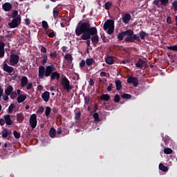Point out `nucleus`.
<instances>
[{"instance_id": "42", "label": "nucleus", "mask_w": 177, "mask_h": 177, "mask_svg": "<svg viewBox=\"0 0 177 177\" xmlns=\"http://www.w3.org/2000/svg\"><path fill=\"white\" fill-rule=\"evenodd\" d=\"M13 135H14V136H15V138L16 139H19V138H20V133H19V132H17L16 131H14Z\"/></svg>"}, {"instance_id": "41", "label": "nucleus", "mask_w": 177, "mask_h": 177, "mask_svg": "<svg viewBox=\"0 0 177 177\" xmlns=\"http://www.w3.org/2000/svg\"><path fill=\"white\" fill-rule=\"evenodd\" d=\"M8 135H9V132H8V130H3L2 131V136H3V138H8Z\"/></svg>"}, {"instance_id": "61", "label": "nucleus", "mask_w": 177, "mask_h": 177, "mask_svg": "<svg viewBox=\"0 0 177 177\" xmlns=\"http://www.w3.org/2000/svg\"><path fill=\"white\" fill-rule=\"evenodd\" d=\"M3 99L6 102V100H9V97H8V95H3Z\"/></svg>"}, {"instance_id": "6", "label": "nucleus", "mask_w": 177, "mask_h": 177, "mask_svg": "<svg viewBox=\"0 0 177 177\" xmlns=\"http://www.w3.org/2000/svg\"><path fill=\"white\" fill-rule=\"evenodd\" d=\"M19 55L16 54H12L10 57V66H16L19 63Z\"/></svg>"}, {"instance_id": "34", "label": "nucleus", "mask_w": 177, "mask_h": 177, "mask_svg": "<svg viewBox=\"0 0 177 177\" xmlns=\"http://www.w3.org/2000/svg\"><path fill=\"white\" fill-rule=\"evenodd\" d=\"M42 57L43 60L41 61V64L45 66V64H46V62H48V56H46V55H44Z\"/></svg>"}, {"instance_id": "50", "label": "nucleus", "mask_w": 177, "mask_h": 177, "mask_svg": "<svg viewBox=\"0 0 177 177\" xmlns=\"http://www.w3.org/2000/svg\"><path fill=\"white\" fill-rule=\"evenodd\" d=\"M44 107L39 108L37 111V114H42V113H44Z\"/></svg>"}, {"instance_id": "47", "label": "nucleus", "mask_w": 177, "mask_h": 177, "mask_svg": "<svg viewBox=\"0 0 177 177\" xmlns=\"http://www.w3.org/2000/svg\"><path fill=\"white\" fill-rule=\"evenodd\" d=\"M32 86H33L32 83H31V82L28 83L26 86L27 91H30V89H32Z\"/></svg>"}, {"instance_id": "11", "label": "nucleus", "mask_w": 177, "mask_h": 177, "mask_svg": "<svg viewBox=\"0 0 177 177\" xmlns=\"http://www.w3.org/2000/svg\"><path fill=\"white\" fill-rule=\"evenodd\" d=\"M127 82L128 84H133V86H138V78L136 77H133L132 76H130L128 79H127Z\"/></svg>"}, {"instance_id": "31", "label": "nucleus", "mask_w": 177, "mask_h": 177, "mask_svg": "<svg viewBox=\"0 0 177 177\" xmlns=\"http://www.w3.org/2000/svg\"><path fill=\"white\" fill-rule=\"evenodd\" d=\"M125 32H122L121 33H119L118 35V39L119 41H122L124 39V37H125Z\"/></svg>"}, {"instance_id": "5", "label": "nucleus", "mask_w": 177, "mask_h": 177, "mask_svg": "<svg viewBox=\"0 0 177 177\" xmlns=\"http://www.w3.org/2000/svg\"><path fill=\"white\" fill-rule=\"evenodd\" d=\"M3 71L8 73V74H11L14 71V68L12 66H9L8 65V60H5L2 64Z\"/></svg>"}, {"instance_id": "49", "label": "nucleus", "mask_w": 177, "mask_h": 177, "mask_svg": "<svg viewBox=\"0 0 177 177\" xmlns=\"http://www.w3.org/2000/svg\"><path fill=\"white\" fill-rule=\"evenodd\" d=\"M93 118L95 121H99V113H95L93 114Z\"/></svg>"}, {"instance_id": "24", "label": "nucleus", "mask_w": 177, "mask_h": 177, "mask_svg": "<svg viewBox=\"0 0 177 177\" xmlns=\"http://www.w3.org/2000/svg\"><path fill=\"white\" fill-rule=\"evenodd\" d=\"M93 63H95V59H93V58H87L86 59V64L88 67H91V66H92V64H93Z\"/></svg>"}, {"instance_id": "27", "label": "nucleus", "mask_w": 177, "mask_h": 177, "mask_svg": "<svg viewBox=\"0 0 177 177\" xmlns=\"http://www.w3.org/2000/svg\"><path fill=\"white\" fill-rule=\"evenodd\" d=\"M159 169H160V171H163V172H167V171H168V167L165 166L164 164L160 163L159 165Z\"/></svg>"}, {"instance_id": "44", "label": "nucleus", "mask_w": 177, "mask_h": 177, "mask_svg": "<svg viewBox=\"0 0 177 177\" xmlns=\"http://www.w3.org/2000/svg\"><path fill=\"white\" fill-rule=\"evenodd\" d=\"M10 95L11 99H16L17 97V92H12Z\"/></svg>"}, {"instance_id": "54", "label": "nucleus", "mask_w": 177, "mask_h": 177, "mask_svg": "<svg viewBox=\"0 0 177 177\" xmlns=\"http://www.w3.org/2000/svg\"><path fill=\"white\" fill-rule=\"evenodd\" d=\"M172 6L175 9V10H177V1L173 2Z\"/></svg>"}, {"instance_id": "56", "label": "nucleus", "mask_w": 177, "mask_h": 177, "mask_svg": "<svg viewBox=\"0 0 177 177\" xmlns=\"http://www.w3.org/2000/svg\"><path fill=\"white\" fill-rule=\"evenodd\" d=\"M19 12H17V10H14L13 13H12V17H17V15H18Z\"/></svg>"}, {"instance_id": "37", "label": "nucleus", "mask_w": 177, "mask_h": 177, "mask_svg": "<svg viewBox=\"0 0 177 177\" xmlns=\"http://www.w3.org/2000/svg\"><path fill=\"white\" fill-rule=\"evenodd\" d=\"M165 154H172V150L170 148H165L164 149Z\"/></svg>"}, {"instance_id": "57", "label": "nucleus", "mask_w": 177, "mask_h": 177, "mask_svg": "<svg viewBox=\"0 0 177 177\" xmlns=\"http://www.w3.org/2000/svg\"><path fill=\"white\" fill-rule=\"evenodd\" d=\"M89 101H90V99H89V97H84V102L86 104H89Z\"/></svg>"}, {"instance_id": "23", "label": "nucleus", "mask_w": 177, "mask_h": 177, "mask_svg": "<svg viewBox=\"0 0 177 177\" xmlns=\"http://www.w3.org/2000/svg\"><path fill=\"white\" fill-rule=\"evenodd\" d=\"M115 84L116 85V89L117 91H121V88H122V84L121 83V80H116L115 81Z\"/></svg>"}, {"instance_id": "60", "label": "nucleus", "mask_w": 177, "mask_h": 177, "mask_svg": "<svg viewBox=\"0 0 177 177\" xmlns=\"http://www.w3.org/2000/svg\"><path fill=\"white\" fill-rule=\"evenodd\" d=\"M89 85H91V86L95 85V82L92 79L89 80Z\"/></svg>"}, {"instance_id": "43", "label": "nucleus", "mask_w": 177, "mask_h": 177, "mask_svg": "<svg viewBox=\"0 0 177 177\" xmlns=\"http://www.w3.org/2000/svg\"><path fill=\"white\" fill-rule=\"evenodd\" d=\"M122 99H131V97H132V96L129 94H123L122 95Z\"/></svg>"}, {"instance_id": "20", "label": "nucleus", "mask_w": 177, "mask_h": 177, "mask_svg": "<svg viewBox=\"0 0 177 177\" xmlns=\"http://www.w3.org/2000/svg\"><path fill=\"white\" fill-rule=\"evenodd\" d=\"M27 99V95L25 94H21L17 97V102L18 103H23L24 100Z\"/></svg>"}, {"instance_id": "53", "label": "nucleus", "mask_w": 177, "mask_h": 177, "mask_svg": "<svg viewBox=\"0 0 177 177\" xmlns=\"http://www.w3.org/2000/svg\"><path fill=\"white\" fill-rule=\"evenodd\" d=\"M114 102L116 103H118L120 102V96L118 95H116L114 98Z\"/></svg>"}, {"instance_id": "2", "label": "nucleus", "mask_w": 177, "mask_h": 177, "mask_svg": "<svg viewBox=\"0 0 177 177\" xmlns=\"http://www.w3.org/2000/svg\"><path fill=\"white\" fill-rule=\"evenodd\" d=\"M104 30L106 31V32L111 35L114 32V21L113 20H107L104 24Z\"/></svg>"}, {"instance_id": "55", "label": "nucleus", "mask_w": 177, "mask_h": 177, "mask_svg": "<svg viewBox=\"0 0 177 177\" xmlns=\"http://www.w3.org/2000/svg\"><path fill=\"white\" fill-rule=\"evenodd\" d=\"M113 89V84H109V86L107 87V91L109 92H111V91H112Z\"/></svg>"}, {"instance_id": "12", "label": "nucleus", "mask_w": 177, "mask_h": 177, "mask_svg": "<svg viewBox=\"0 0 177 177\" xmlns=\"http://www.w3.org/2000/svg\"><path fill=\"white\" fill-rule=\"evenodd\" d=\"M131 15L129 13H126L122 17V20L124 24H128V23H129V21H131Z\"/></svg>"}, {"instance_id": "19", "label": "nucleus", "mask_w": 177, "mask_h": 177, "mask_svg": "<svg viewBox=\"0 0 177 177\" xmlns=\"http://www.w3.org/2000/svg\"><path fill=\"white\" fill-rule=\"evenodd\" d=\"M5 44L0 42V57L5 56Z\"/></svg>"}, {"instance_id": "10", "label": "nucleus", "mask_w": 177, "mask_h": 177, "mask_svg": "<svg viewBox=\"0 0 177 177\" xmlns=\"http://www.w3.org/2000/svg\"><path fill=\"white\" fill-rule=\"evenodd\" d=\"M168 2H169V0H154L153 4L160 8V5L167 6V5H168Z\"/></svg>"}, {"instance_id": "15", "label": "nucleus", "mask_w": 177, "mask_h": 177, "mask_svg": "<svg viewBox=\"0 0 177 177\" xmlns=\"http://www.w3.org/2000/svg\"><path fill=\"white\" fill-rule=\"evenodd\" d=\"M50 97V93L49 91H45L41 94V98L43 100H44L46 102H49V99Z\"/></svg>"}, {"instance_id": "13", "label": "nucleus", "mask_w": 177, "mask_h": 177, "mask_svg": "<svg viewBox=\"0 0 177 177\" xmlns=\"http://www.w3.org/2000/svg\"><path fill=\"white\" fill-rule=\"evenodd\" d=\"M2 8L5 12H9L12 10V5L10 3H5L2 5Z\"/></svg>"}, {"instance_id": "21", "label": "nucleus", "mask_w": 177, "mask_h": 177, "mask_svg": "<svg viewBox=\"0 0 177 177\" xmlns=\"http://www.w3.org/2000/svg\"><path fill=\"white\" fill-rule=\"evenodd\" d=\"M60 78V73L57 72H53L50 76V80L53 81V80H59Z\"/></svg>"}, {"instance_id": "16", "label": "nucleus", "mask_w": 177, "mask_h": 177, "mask_svg": "<svg viewBox=\"0 0 177 177\" xmlns=\"http://www.w3.org/2000/svg\"><path fill=\"white\" fill-rule=\"evenodd\" d=\"M45 76V67L44 66H40L39 67V78L43 80Z\"/></svg>"}, {"instance_id": "62", "label": "nucleus", "mask_w": 177, "mask_h": 177, "mask_svg": "<svg viewBox=\"0 0 177 177\" xmlns=\"http://www.w3.org/2000/svg\"><path fill=\"white\" fill-rule=\"evenodd\" d=\"M5 124V120L4 119H0V125H3Z\"/></svg>"}, {"instance_id": "28", "label": "nucleus", "mask_w": 177, "mask_h": 177, "mask_svg": "<svg viewBox=\"0 0 177 177\" xmlns=\"http://www.w3.org/2000/svg\"><path fill=\"white\" fill-rule=\"evenodd\" d=\"M64 59H66V60H68V63H72L73 62V56H71V55L70 54H66L64 56Z\"/></svg>"}, {"instance_id": "40", "label": "nucleus", "mask_w": 177, "mask_h": 177, "mask_svg": "<svg viewBox=\"0 0 177 177\" xmlns=\"http://www.w3.org/2000/svg\"><path fill=\"white\" fill-rule=\"evenodd\" d=\"M167 49H169L170 50H174V52H177V46H171L167 47Z\"/></svg>"}, {"instance_id": "32", "label": "nucleus", "mask_w": 177, "mask_h": 177, "mask_svg": "<svg viewBox=\"0 0 177 177\" xmlns=\"http://www.w3.org/2000/svg\"><path fill=\"white\" fill-rule=\"evenodd\" d=\"M53 16L55 19H57V17H59V10H57V8H55L53 9Z\"/></svg>"}, {"instance_id": "58", "label": "nucleus", "mask_w": 177, "mask_h": 177, "mask_svg": "<svg viewBox=\"0 0 177 177\" xmlns=\"http://www.w3.org/2000/svg\"><path fill=\"white\" fill-rule=\"evenodd\" d=\"M48 37L49 38H53V37H55V32H51L48 34Z\"/></svg>"}, {"instance_id": "36", "label": "nucleus", "mask_w": 177, "mask_h": 177, "mask_svg": "<svg viewBox=\"0 0 177 177\" xmlns=\"http://www.w3.org/2000/svg\"><path fill=\"white\" fill-rule=\"evenodd\" d=\"M147 35V33H146V32H145L143 30L140 32V37L141 39H145V38L146 37Z\"/></svg>"}, {"instance_id": "45", "label": "nucleus", "mask_w": 177, "mask_h": 177, "mask_svg": "<svg viewBox=\"0 0 177 177\" xmlns=\"http://www.w3.org/2000/svg\"><path fill=\"white\" fill-rule=\"evenodd\" d=\"M3 95V90L0 86V100H1V97H2ZM1 110H2V106L0 104V111H1Z\"/></svg>"}, {"instance_id": "63", "label": "nucleus", "mask_w": 177, "mask_h": 177, "mask_svg": "<svg viewBox=\"0 0 177 177\" xmlns=\"http://www.w3.org/2000/svg\"><path fill=\"white\" fill-rule=\"evenodd\" d=\"M50 57H56V53H51L50 54Z\"/></svg>"}, {"instance_id": "51", "label": "nucleus", "mask_w": 177, "mask_h": 177, "mask_svg": "<svg viewBox=\"0 0 177 177\" xmlns=\"http://www.w3.org/2000/svg\"><path fill=\"white\" fill-rule=\"evenodd\" d=\"M86 62L85 60H82L81 62L80 63V67L82 68L85 66Z\"/></svg>"}, {"instance_id": "35", "label": "nucleus", "mask_w": 177, "mask_h": 177, "mask_svg": "<svg viewBox=\"0 0 177 177\" xmlns=\"http://www.w3.org/2000/svg\"><path fill=\"white\" fill-rule=\"evenodd\" d=\"M125 35H127L128 36H130V35H133V30L129 29V30H127L126 31H124Z\"/></svg>"}, {"instance_id": "26", "label": "nucleus", "mask_w": 177, "mask_h": 177, "mask_svg": "<svg viewBox=\"0 0 177 177\" xmlns=\"http://www.w3.org/2000/svg\"><path fill=\"white\" fill-rule=\"evenodd\" d=\"M49 135H50V138H55V136H56V129H55V128L52 127L50 129Z\"/></svg>"}, {"instance_id": "64", "label": "nucleus", "mask_w": 177, "mask_h": 177, "mask_svg": "<svg viewBox=\"0 0 177 177\" xmlns=\"http://www.w3.org/2000/svg\"><path fill=\"white\" fill-rule=\"evenodd\" d=\"M100 77H106V72H101Z\"/></svg>"}, {"instance_id": "29", "label": "nucleus", "mask_w": 177, "mask_h": 177, "mask_svg": "<svg viewBox=\"0 0 177 177\" xmlns=\"http://www.w3.org/2000/svg\"><path fill=\"white\" fill-rule=\"evenodd\" d=\"M41 26L44 30H48L49 28V25L46 21H42Z\"/></svg>"}, {"instance_id": "30", "label": "nucleus", "mask_w": 177, "mask_h": 177, "mask_svg": "<svg viewBox=\"0 0 177 177\" xmlns=\"http://www.w3.org/2000/svg\"><path fill=\"white\" fill-rule=\"evenodd\" d=\"M17 121L19 122H23V120H24V117L23 116V114L21 113H18L17 115Z\"/></svg>"}, {"instance_id": "46", "label": "nucleus", "mask_w": 177, "mask_h": 177, "mask_svg": "<svg viewBox=\"0 0 177 177\" xmlns=\"http://www.w3.org/2000/svg\"><path fill=\"white\" fill-rule=\"evenodd\" d=\"M14 109H15V104H10V106L8 107L9 113H12V111H13Z\"/></svg>"}, {"instance_id": "18", "label": "nucleus", "mask_w": 177, "mask_h": 177, "mask_svg": "<svg viewBox=\"0 0 177 177\" xmlns=\"http://www.w3.org/2000/svg\"><path fill=\"white\" fill-rule=\"evenodd\" d=\"M136 67L138 68H143L146 66V62L142 59H138V62L136 64Z\"/></svg>"}, {"instance_id": "38", "label": "nucleus", "mask_w": 177, "mask_h": 177, "mask_svg": "<svg viewBox=\"0 0 177 177\" xmlns=\"http://www.w3.org/2000/svg\"><path fill=\"white\" fill-rule=\"evenodd\" d=\"M50 111H52V110L50 109V107L46 106L45 113H46V115L47 117H49V114H50Z\"/></svg>"}, {"instance_id": "52", "label": "nucleus", "mask_w": 177, "mask_h": 177, "mask_svg": "<svg viewBox=\"0 0 177 177\" xmlns=\"http://www.w3.org/2000/svg\"><path fill=\"white\" fill-rule=\"evenodd\" d=\"M167 23H168V24H172V18H171V17L167 18Z\"/></svg>"}, {"instance_id": "48", "label": "nucleus", "mask_w": 177, "mask_h": 177, "mask_svg": "<svg viewBox=\"0 0 177 177\" xmlns=\"http://www.w3.org/2000/svg\"><path fill=\"white\" fill-rule=\"evenodd\" d=\"M81 118V112H78L75 115V120H80Z\"/></svg>"}, {"instance_id": "9", "label": "nucleus", "mask_w": 177, "mask_h": 177, "mask_svg": "<svg viewBox=\"0 0 177 177\" xmlns=\"http://www.w3.org/2000/svg\"><path fill=\"white\" fill-rule=\"evenodd\" d=\"M140 41V37H139V36L136 35H131L130 36H127L124 41H126V42H133V41Z\"/></svg>"}, {"instance_id": "17", "label": "nucleus", "mask_w": 177, "mask_h": 177, "mask_svg": "<svg viewBox=\"0 0 177 177\" xmlns=\"http://www.w3.org/2000/svg\"><path fill=\"white\" fill-rule=\"evenodd\" d=\"M3 118L6 125H12V124H13V121H12V119H10V115H6L3 117Z\"/></svg>"}, {"instance_id": "59", "label": "nucleus", "mask_w": 177, "mask_h": 177, "mask_svg": "<svg viewBox=\"0 0 177 177\" xmlns=\"http://www.w3.org/2000/svg\"><path fill=\"white\" fill-rule=\"evenodd\" d=\"M41 52H42L43 53H46V48L42 46L41 48Z\"/></svg>"}, {"instance_id": "1", "label": "nucleus", "mask_w": 177, "mask_h": 177, "mask_svg": "<svg viewBox=\"0 0 177 177\" xmlns=\"http://www.w3.org/2000/svg\"><path fill=\"white\" fill-rule=\"evenodd\" d=\"M75 34L77 37L81 35L82 39L86 41V39H90L91 36V41L93 45H97L99 43V36H97V29L95 27H91V25L87 22L82 23L80 26H77L75 29Z\"/></svg>"}, {"instance_id": "7", "label": "nucleus", "mask_w": 177, "mask_h": 177, "mask_svg": "<svg viewBox=\"0 0 177 177\" xmlns=\"http://www.w3.org/2000/svg\"><path fill=\"white\" fill-rule=\"evenodd\" d=\"M55 65L53 64L46 66L45 68V77L50 76L53 74V71H55Z\"/></svg>"}, {"instance_id": "3", "label": "nucleus", "mask_w": 177, "mask_h": 177, "mask_svg": "<svg viewBox=\"0 0 177 177\" xmlns=\"http://www.w3.org/2000/svg\"><path fill=\"white\" fill-rule=\"evenodd\" d=\"M62 87L66 92H70L73 89V86L70 84V80L67 77H63L61 81Z\"/></svg>"}, {"instance_id": "4", "label": "nucleus", "mask_w": 177, "mask_h": 177, "mask_svg": "<svg viewBox=\"0 0 177 177\" xmlns=\"http://www.w3.org/2000/svg\"><path fill=\"white\" fill-rule=\"evenodd\" d=\"M20 16H18L16 18H14L12 21L8 24V26L10 28H16V27L20 24Z\"/></svg>"}, {"instance_id": "33", "label": "nucleus", "mask_w": 177, "mask_h": 177, "mask_svg": "<svg viewBox=\"0 0 177 177\" xmlns=\"http://www.w3.org/2000/svg\"><path fill=\"white\" fill-rule=\"evenodd\" d=\"M110 95L107 94H104L101 95V100H109Z\"/></svg>"}, {"instance_id": "14", "label": "nucleus", "mask_w": 177, "mask_h": 177, "mask_svg": "<svg viewBox=\"0 0 177 177\" xmlns=\"http://www.w3.org/2000/svg\"><path fill=\"white\" fill-rule=\"evenodd\" d=\"M28 84V78L26 76H22L21 78V86L25 88Z\"/></svg>"}, {"instance_id": "25", "label": "nucleus", "mask_w": 177, "mask_h": 177, "mask_svg": "<svg viewBox=\"0 0 177 177\" xmlns=\"http://www.w3.org/2000/svg\"><path fill=\"white\" fill-rule=\"evenodd\" d=\"M105 62L107 64H113L114 59H113V57H107L105 59Z\"/></svg>"}, {"instance_id": "22", "label": "nucleus", "mask_w": 177, "mask_h": 177, "mask_svg": "<svg viewBox=\"0 0 177 177\" xmlns=\"http://www.w3.org/2000/svg\"><path fill=\"white\" fill-rule=\"evenodd\" d=\"M12 92H13V86H8L6 89L5 90L6 95H7V96H10Z\"/></svg>"}, {"instance_id": "39", "label": "nucleus", "mask_w": 177, "mask_h": 177, "mask_svg": "<svg viewBox=\"0 0 177 177\" xmlns=\"http://www.w3.org/2000/svg\"><path fill=\"white\" fill-rule=\"evenodd\" d=\"M110 8H111V2L108 1L105 3V9H106V10H109Z\"/></svg>"}, {"instance_id": "8", "label": "nucleus", "mask_w": 177, "mask_h": 177, "mask_svg": "<svg viewBox=\"0 0 177 177\" xmlns=\"http://www.w3.org/2000/svg\"><path fill=\"white\" fill-rule=\"evenodd\" d=\"M30 125L32 129L37 127V115L32 114L30 118Z\"/></svg>"}]
</instances>
